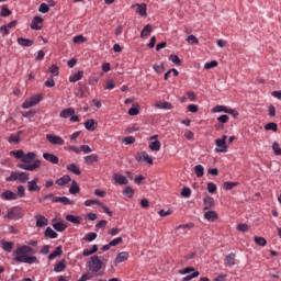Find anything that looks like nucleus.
I'll list each match as a JSON object with an SVG mask.
<instances>
[{
  "instance_id": "1",
  "label": "nucleus",
  "mask_w": 281,
  "mask_h": 281,
  "mask_svg": "<svg viewBox=\"0 0 281 281\" xmlns=\"http://www.w3.org/2000/svg\"><path fill=\"white\" fill-rule=\"evenodd\" d=\"M15 156V158L21 159V161L18 164V168L26 171H35L41 168L42 162L41 160L36 159V154L35 153H27L26 155L24 154L23 150H16L12 151Z\"/></svg>"
},
{
  "instance_id": "2",
  "label": "nucleus",
  "mask_w": 281,
  "mask_h": 281,
  "mask_svg": "<svg viewBox=\"0 0 281 281\" xmlns=\"http://www.w3.org/2000/svg\"><path fill=\"white\" fill-rule=\"evenodd\" d=\"M35 252L36 251L32 247L23 245L21 247H18L13 251L12 256L14 260L19 263L32 265L37 262V258L35 256H32Z\"/></svg>"
},
{
  "instance_id": "3",
  "label": "nucleus",
  "mask_w": 281,
  "mask_h": 281,
  "mask_svg": "<svg viewBox=\"0 0 281 281\" xmlns=\"http://www.w3.org/2000/svg\"><path fill=\"white\" fill-rule=\"evenodd\" d=\"M103 267L105 265L99 256H92L88 261V268L93 273H98Z\"/></svg>"
},
{
  "instance_id": "4",
  "label": "nucleus",
  "mask_w": 281,
  "mask_h": 281,
  "mask_svg": "<svg viewBox=\"0 0 281 281\" xmlns=\"http://www.w3.org/2000/svg\"><path fill=\"white\" fill-rule=\"evenodd\" d=\"M30 179V175L26 172H12L9 178H7V181H19L20 183H25Z\"/></svg>"
},
{
  "instance_id": "5",
  "label": "nucleus",
  "mask_w": 281,
  "mask_h": 281,
  "mask_svg": "<svg viewBox=\"0 0 281 281\" xmlns=\"http://www.w3.org/2000/svg\"><path fill=\"white\" fill-rule=\"evenodd\" d=\"M42 99H43L42 94H34L33 97H31V99L26 100L23 103L22 108L30 109L32 106H35L42 101Z\"/></svg>"
},
{
  "instance_id": "6",
  "label": "nucleus",
  "mask_w": 281,
  "mask_h": 281,
  "mask_svg": "<svg viewBox=\"0 0 281 281\" xmlns=\"http://www.w3.org/2000/svg\"><path fill=\"white\" fill-rule=\"evenodd\" d=\"M227 136H222V139H215V146H217V153H226L227 151V144H226Z\"/></svg>"
},
{
  "instance_id": "7",
  "label": "nucleus",
  "mask_w": 281,
  "mask_h": 281,
  "mask_svg": "<svg viewBox=\"0 0 281 281\" xmlns=\"http://www.w3.org/2000/svg\"><path fill=\"white\" fill-rule=\"evenodd\" d=\"M46 139L52 144V145H55V146H63L65 144V140L59 137V136H55V135H52V134H47L46 135Z\"/></svg>"
},
{
  "instance_id": "8",
  "label": "nucleus",
  "mask_w": 281,
  "mask_h": 281,
  "mask_svg": "<svg viewBox=\"0 0 281 281\" xmlns=\"http://www.w3.org/2000/svg\"><path fill=\"white\" fill-rule=\"evenodd\" d=\"M203 202H204L203 211L211 210V209H213L215 206V201L210 195H204Z\"/></svg>"
},
{
  "instance_id": "9",
  "label": "nucleus",
  "mask_w": 281,
  "mask_h": 281,
  "mask_svg": "<svg viewBox=\"0 0 281 281\" xmlns=\"http://www.w3.org/2000/svg\"><path fill=\"white\" fill-rule=\"evenodd\" d=\"M37 183H38V178H35L32 181H29L27 182V190L30 192H40L42 188L40 186H37Z\"/></svg>"
},
{
  "instance_id": "10",
  "label": "nucleus",
  "mask_w": 281,
  "mask_h": 281,
  "mask_svg": "<svg viewBox=\"0 0 281 281\" xmlns=\"http://www.w3.org/2000/svg\"><path fill=\"white\" fill-rule=\"evenodd\" d=\"M43 27V18L42 16H34L32 23H31V29L32 30H41Z\"/></svg>"
},
{
  "instance_id": "11",
  "label": "nucleus",
  "mask_w": 281,
  "mask_h": 281,
  "mask_svg": "<svg viewBox=\"0 0 281 281\" xmlns=\"http://www.w3.org/2000/svg\"><path fill=\"white\" fill-rule=\"evenodd\" d=\"M1 199L4 201H15L18 200V195L12 191L7 190L1 194Z\"/></svg>"
},
{
  "instance_id": "12",
  "label": "nucleus",
  "mask_w": 281,
  "mask_h": 281,
  "mask_svg": "<svg viewBox=\"0 0 281 281\" xmlns=\"http://www.w3.org/2000/svg\"><path fill=\"white\" fill-rule=\"evenodd\" d=\"M134 8L136 9V13H138L140 16H147L146 3H136Z\"/></svg>"
},
{
  "instance_id": "13",
  "label": "nucleus",
  "mask_w": 281,
  "mask_h": 281,
  "mask_svg": "<svg viewBox=\"0 0 281 281\" xmlns=\"http://www.w3.org/2000/svg\"><path fill=\"white\" fill-rule=\"evenodd\" d=\"M35 220H36V226L40 228H43L44 226L48 225V220L41 214L35 215Z\"/></svg>"
},
{
  "instance_id": "14",
  "label": "nucleus",
  "mask_w": 281,
  "mask_h": 281,
  "mask_svg": "<svg viewBox=\"0 0 281 281\" xmlns=\"http://www.w3.org/2000/svg\"><path fill=\"white\" fill-rule=\"evenodd\" d=\"M7 217L9 220H19L21 217V210L18 207L12 209L11 211L8 212Z\"/></svg>"
},
{
  "instance_id": "15",
  "label": "nucleus",
  "mask_w": 281,
  "mask_h": 281,
  "mask_svg": "<svg viewBox=\"0 0 281 281\" xmlns=\"http://www.w3.org/2000/svg\"><path fill=\"white\" fill-rule=\"evenodd\" d=\"M113 179H114L115 183H117L120 186H126L128 183L127 178L122 175H119V173H114Z\"/></svg>"
},
{
  "instance_id": "16",
  "label": "nucleus",
  "mask_w": 281,
  "mask_h": 281,
  "mask_svg": "<svg viewBox=\"0 0 281 281\" xmlns=\"http://www.w3.org/2000/svg\"><path fill=\"white\" fill-rule=\"evenodd\" d=\"M0 247L7 251V252H11L14 248V243L12 241H5V240H1L0 241Z\"/></svg>"
},
{
  "instance_id": "17",
  "label": "nucleus",
  "mask_w": 281,
  "mask_h": 281,
  "mask_svg": "<svg viewBox=\"0 0 281 281\" xmlns=\"http://www.w3.org/2000/svg\"><path fill=\"white\" fill-rule=\"evenodd\" d=\"M43 157L45 160H47L54 165H57L59 162V158L53 154L45 153V154H43Z\"/></svg>"
},
{
  "instance_id": "18",
  "label": "nucleus",
  "mask_w": 281,
  "mask_h": 281,
  "mask_svg": "<svg viewBox=\"0 0 281 281\" xmlns=\"http://www.w3.org/2000/svg\"><path fill=\"white\" fill-rule=\"evenodd\" d=\"M218 218V215L215 211H209L204 213V220L209 222H215Z\"/></svg>"
},
{
  "instance_id": "19",
  "label": "nucleus",
  "mask_w": 281,
  "mask_h": 281,
  "mask_svg": "<svg viewBox=\"0 0 281 281\" xmlns=\"http://www.w3.org/2000/svg\"><path fill=\"white\" fill-rule=\"evenodd\" d=\"M236 255L235 254H228V256H226V259H224V265L233 267L236 265Z\"/></svg>"
},
{
  "instance_id": "20",
  "label": "nucleus",
  "mask_w": 281,
  "mask_h": 281,
  "mask_svg": "<svg viewBox=\"0 0 281 281\" xmlns=\"http://www.w3.org/2000/svg\"><path fill=\"white\" fill-rule=\"evenodd\" d=\"M18 44L23 47H31L33 46V40H26L25 37H18Z\"/></svg>"
},
{
  "instance_id": "21",
  "label": "nucleus",
  "mask_w": 281,
  "mask_h": 281,
  "mask_svg": "<svg viewBox=\"0 0 281 281\" xmlns=\"http://www.w3.org/2000/svg\"><path fill=\"white\" fill-rule=\"evenodd\" d=\"M155 106H156L157 109H161V110H172V109H173V106H172L171 103L165 102V101L157 102V103L155 104Z\"/></svg>"
},
{
  "instance_id": "22",
  "label": "nucleus",
  "mask_w": 281,
  "mask_h": 281,
  "mask_svg": "<svg viewBox=\"0 0 281 281\" xmlns=\"http://www.w3.org/2000/svg\"><path fill=\"white\" fill-rule=\"evenodd\" d=\"M128 256H130L128 252H125V251L119 254V256L116 257L115 262H114L115 266H117V265L124 262L125 260H127Z\"/></svg>"
},
{
  "instance_id": "23",
  "label": "nucleus",
  "mask_w": 281,
  "mask_h": 281,
  "mask_svg": "<svg viewBox=\"0 0 281 281\" xmlns=\"http://www.w3.org/2000/svg\"><path fill=\"white\" fill-rule=\"evenodd\" d=\"M53 203H63L64 205H69V204H74L72 201H70L68 198L63 196V198H54L53 199Z\"/></svg>"
},
{
  "instance_id": "24",
  "label": "nucleus",
  "mask_w": 281,
  "mask_h": 281,
  "mask_svg": "<svg viewBox=\"0 0 281 281\" xmlns=\"http://www.w3.org/2000/svg\"><path fill=\"white\" fill-rule=\"evenodd\" d=\"M75 114H76L75 109L69 108V109H65V110L60 113V117L68 119V117H71V116L75 115Z\"/></svg>"
},
{
  "instance_id": "25",
  "label": "nucleus",
  "mask_w": 281,
  "mask_h": 281,
  "mask_svg": "<svg viewBox=\"0 0 281 281\" xmlns=\"http://www.w3.org/2000/svg\"><path fill=\"white\" fill-rule=\"evenodd\" d=\"M85 126L88 131L90 132H93L97 130L98 127V124L94 122V120H88L86 123H85Z\"/></svg>"
},
{
  "instance_id": "26",
  "label": "nucleus",
  "mask_w": 281,
  "mask_h": 281,
  "mask_svg": "<svg viewBox=\"0 0 281 281\" xmlns=\"http://www.w3.org/2000/svg\"><path fill=\"white\" fill-rule=\"evenodd\" d=\"M144 160V161H146L147 164H149V165H153L154 164V159H153V157H150L147 153H142V156H138L137 157V160Z\"/></svg>"
},
{
  "instance_id": "27",
  "label": "nucleus",
  "mask_w": 281,
  "mask_h": 281,
  "mask_svg": "<svg viewBox=\"0 0 281 281\" xmlns=\"http://www.w3.org/2000/svg\"><path fill=\"white\" fill-rule=\"evenodd\" d=\"M82 77H83V70H79L78 72H76V75H71V77H69V81L75 83L79 81Z\"/></svg>"
},
{
  "instance_id": "28",
  "label": "nucleus",
  "mask_w": 281,
  "mask_h": 281,
  "mask_svg": "<svg viewBox=\"0 0 281 281\" xmlns=\"http://www.w3.org/2000/svg\"><path fill=\"white\" fill-rule=\"evenodd\" d=\"M44 235L46 238H52V239H55L58 237V234L56 232H54L50 227L46 228Z\"/></svg>"
},
{
  "instance_id": "29",
  "label": "nucleus",
  "mask_w": 281,
  "mask_h": 281,
  "mask_svg": "<svg viewBox=\"0 0 281 281\" xmlns=\"http://www.w3.org/2000/svg\"><path fill=\"white\" fill-rule=\"evenodd\" d=\"M66 220L70 223H74L76 225H79L81 223V217L80 216H75V215H67Z\"/></svg>"
},
{
  "instance_id": "30",
  "label": "nucleus",
  "mask_w": 281,
  "mask_h": 281,
  "mask_svg": "<svg viewBox=\"0 0 281 281\" xmlns=\"http://www.w3.org/2000/svg\"><path fill=\"white\" fill-rule=\"evenodd\" d=\"M193 170L195 171V176L198 178H202L204 176L205 169L203 166L198 165V166H195V168H193Z\"/></svg>"
},
{
  "instance_id": "31",
  "label": "nucleus",
  "mask_w": 281,
  "mask_h": 281,
  "mask_svg": "<svg viewBox=\"0 0 281 281\" xmlns=\"http://www.w3.org/2000/svg\"><path fill=\"white\" fill-rule=\"evenodd\" d=\"M63 255V249H61V246L57 247L49 256H48V259L49 260H53L55 259L56 257Z\"/></svg>"
},
{
  "instance_id": "32",
  "label": "nucleus",
  "mask_w": 281,
  "mask_h": 281,
  "mask_svg": "<svg viewBox=\"0 0 281 281\" xmlns=\"http://www.w3.org/2000/svg\"><path fill=\"white\" fill-rule=\"evenodd\" d=\"M98 249H99L98 245H93L91 249H85L82 255L85 257L91 256V255L95 254L98 251Z\"/></svg>"
},
{
  "instance_id": "33",
  "label": "nucleus",
  "mask_w": 281,
  "mask_h": 281,
  "mask_svg": "<svg viewBox=\"0 0 281 281\" xmlns=\"http://www.w3.org/2000/svg\"><path fill=\"white\" fill-rule=\"evenodd\" d=\"M151 32H153L151 25H150V24H147V25L145 26V29H143V31H142V33H140V37H142V38H145V37H147Z\"/></svg>"
},
{
  "instance_id": "34",
  "label": "nucleus",
  "mask_w": 281,
  "mask_h": 281,
  "mask_svg": "<svg viewBox=\"0 0 281 281\" xmlns=\"http://www.w3.org/2000/svg\"><path fill=\"white\" fill-rule=\"evenodd\" d=\"M70 181H71V179H70L69 176H64L63 178H60V179H58V180L56 181V184L63 187V186H66V184H67L68 182H70Z\"/></svg>"
},
{
  "instance_id": "35",
  "label": "nucleus",
  "mask_w": 281,
  "mask_h": 281,
  "mask_svg": "<svg viewBox=\"0 0 281 281\" xmlns=\"http://www.w3.org/2000/svg\"><path fill=\"white\" fill-rule=\"evenodd\" d=\"M65 262H66L65 260L59 261V262L55 266L54 271H55V272H61V271H64V270L66 269V263H65Z\"/></svg>"
},
{
  "instance_id": "36",
  "label": "nucleus",
  "mask_w": 281,
  "mask_h": 281,
  "mask_svg": "<svg viewBox=\"0 0 281 281\" xmlns=\"http://www.w3.org/2000/svg\"><path fill=\"white\" fill-rule=\"evenodd\" d=\"M67 170H69L70 172H72L77 176L81 175V171L79 170V168L75 164H71V165L67 166Z\"/></svg>"
},
{
  "instance_id": "37",
  "label": "nucleus",
  "mask_w": 281,
  "mask_h": 281,
  "mask_svg": "<svg viewBox=\"0 0 281 281\" xmlns=\"http://www.w3.org/2000/svg\"><path fill=\"white\" fill-rule=\"evenodd\" d=\"M53 227L57 231V232H64L67 228V225H65L63 222H57L53 225Z\"/></svg>"
},
{
  "instance_id": "38",
  "label": "nucleus",
  "mask_w": 281,
  "mask_h": 281,
  "mask_svg": "<svg viewBox=\"0 0 281 281\" xmlns=\"http://www.w3.org/2000/svg\"><path fill=\"white\" fill-rule=\"evenodd\" d=\"M149 148L153 151H159L161 148V143L159 140L153 142V143H150Z\"/></svg>"
},
{
  "instance_id": "39",
  "label": "nucleus",
  "mask_w": 281,
  "mask_h": 281,
  "mask_svg": "<svg viewBox=\"0 0 281 281\" xmlns=\"http://www.w3.org/2000/svg\"><path fill=\"white\" fill-rule=\"evenodd\" d=\"M99 157L97 155H91V156H87L85 157V162L90 165L93 162H98Z\"/></svg>"
},
{
  "instance_id": "40",
  "label": "nucleus",
  "mask_w": 281,
  "mask_h": 281,
  "mask_svg": "<svg viewBox=\"0 0 281 281\" xmlns=\"http://www.w3.org/2000/svg\"><path fill=\"white\" fill-rule=\"evenodd\" d=\"M69 192L71 194H77L80 192V188L76 181H72V186L70 187Z\"/></svg>"
},
{
  "instance_id": "41",
  "label": "nucleus",
  "mask_w": 281,
  "mask_h": 281,
  "mask_svg": "<svg viewBox=\"0 0 281 281\" xmlns=\"http://www.w3.org/2000/svg\"><path fill=\"white\" fill-rule=\"evenodd\" d=\"M15 194L18 195V199L19 198L20 199L24 198L25 196V188L23 186H19L16 188V193Z\"/></svg>"
},
{
  "instance_id": "42",
  "label": "nucleus",
  "mask_w": 281,
  "mask_h": 281,
  "mask_svg": "<svg viewBox=\"0 0 281 281\" xmlns=\"http://www.w3.org/2000/svg\"><path fill=\"white\" fill-rule=\"evenodd\" d=\"M97 237H98V234H95V233H88V234L83 237V240L91 243V241H93Z\"/></svg>"
},
{
  "instance_id": "43",
  "label": "nucleus",
  "mask_w": 281,
  "mask_h": 281,
  "mask_svg": "<svg viewBox=\"0 0 281 281\" xmlns=\"http://www.w3.org/2000/svg\"><path fill=\"white\" fill-rule=\"evenodd\" d=\"M49 72L53 75V77H57L59 75L58 66H56V64H52Z\"/></svg>"
},
{
  "instance_id": "44",
  "label": "nucleus",
  "mask_w": 281,
  "mask_h": 281,
  "mask_svg": "<svg viewBox=\"0 0 281 281\" xmlns=\"http://www.w3.org/2000/svg\"><path fill=\"white\" fill-rule=\"evenodd\" d=\"M272 150H273L274 155L281 156V147H280L279 143L274 142L272 144Z\"/></svg>"
},
{
  "instance_id": "45",
  "label": "nucleus",
  "mask_w": 281,
  "mask_h": 281,
  "mask_svg": "<svg viewBox=\"0 0 281 281\" xmlns=\"http://www.w3.org/2000/svg\"><path fill=\"white\" fill-rule=\"evenodd\" d=\"M265 130L266 131L278 132V124H276V123L266 124Z\"/></svg>"
},
{
  "instance_id": "46",
  "label": "nucleus",
  "mask_w": 281,
  "mask_h": 281,
  "mask_svg": "<svg viewBox=\"0 0 281 281\" xmlns=\"http://www.w3.org/2000/svg\"><path fill=\"white\" fill-rule=\"evenodd\" d=\"M135 191L131 187H126L125 190L123 191V194L127 198H133Z\"/></svg>"
},
{
  "instance_id": "47",
  "label": "nucleus",
  "mask_w": 281,
  "mask_h": 281,
  "mask_svg": "<svg viewBox=\"0 0 281 281\" xmlns=\"http://www.w3.org/2000/svg\"><path fill=\"white\" fill-rule=\"evenodd\" d=\"M255 241H256V244H257L258 246H261V247H263V246L267 245V239L263 238V237H258V236H256V237H255Z\"/></svg>"
},
{
  "instance_id": "48",
  "label": "nucleus",
  "mask_w": 281,
  "mask_h": 281,
  "mask_svg": "<svg viewBox=\"0 0 281 281\" xmlns=\"http://www.w3.org/2000/svg\"><path fill=\"white\" fill-rule=\"evenodd\" d=\"M22 134V132L18 133V136L11 135L9 138V143L10 144H19L20 142V135Z\"/></svg>"
},
{
  "instance_id": "49",
  "label": "nucleus",
  "mask_w": 281,
  "mask_h": 281,
  "mask_svg": "<svg viewBox=\"0 0 281 281\" xmlns=\"http://www.w3.org/2000/svg\"><path fill=\"white\" fill-rule=\"evenodd\" d=\"M87 37H83V35H76V37H74V43L75 44H83L86 43Z\"/></svg>"
},
{
  "instance_id": "50",
  "label": "nucleus",
  "mask_w": 281,
  "mask_h": 281,
  "mask_svg": "<svg viewBox=\"0 0 281 281\" xmlns=\"http://www.w3.org/2000/svg\"><path fill=\"white\" fill-rule=\"evenodd\" d=\"M200 276L199 271H193L191 274L182 278V281H191L192 279L196 278Z\"/></svg>"
},
{
  "instance_id": "51",
  "label": "nucleus",
  "mask_w": 281,
  "mask_h": 281,
  "mask_svg": "<svg viewBox=\"0 0 281 281\" xmlns=\"http://www.w3.org/2000/svg\"><path fill=\"white\" fill-rule=\"evenodd\" d=\"M217 65H218V61H215V60L209 61V63L204 64V69H206V70L213 69V68L217 67Z\"/></svg>"
},
{
  "instance_id": "52",
  "label": "nucleus",
  "mask_w": 281,
  "mask_h": 281,
  "mask_svg": "<svg viewBox=\"0 0 281 281\" xmlns=\"http://www.w3.org/2000/svg\"><path fill=\"white\" fill-rule=\"evenodd\" d=\"M169 59H170L173 64H176V65H178V66H180V65L182 64V61H181L180 57H178V55H170Z\"/></svg>"
},
{
  "instance_id": "53",
  "label": "nucleus",
  "mask_w": 281,
  "mask_h": 281,
  "mask_svg": "<svg viewBox=\"0 0 281 281\" xmlns=\"http://www.w3.org/2000/svg\"><path fill=\"white\" fill-rule=\"evenodd\" d=\"M206 190L209 191V193H214L217 191V187L216 184L209 182V184H206Z\"/></svg>"
},
{
  "instance_id": "54",
  "label": "nucleus",
  "mask_w": 281,
  "mask_h": 281,
  "mask_svg": "<svg viewBox=\"0 0 281 281\" xmlns=\"http://www.w3.org/2000/svg\"><path fill=\"white\" fill-rule=\"evenodd\" d=\"M221 112H227V108L223 105H217L213 109V113H221Z\"/></svg>"
},
{
  "instance_id": "55",
  "label": "nucleus",
  "mask_w": 281,
  "mask_h": 281,
  "mask_svg": "<svg viewBox=\"0 0 281 281\" xmlns=\"http://www.w3.org/2000/svg\"><path fill=\"white\" fill-rule=\"evenodd\" d=\"M181 195H182V198H190L191 196V189L190 188H182Z\"/></svg>"
},
{
  "instance_id": "56",
  "label": "nucleus",
  "mask_w": 281,
  "mask_h": 281,
  "mask_svg": "<svg viewBox=\"0 0 281 281\" xmlns=\"http://www.w3.org/2000/svg\"><path fill=\"white\" fill-rule=\"evenodd\" d=\"M228 121H229V116H227V115H222V116L217 117V122L223 125L228 123Z\"/></svg>"
},
{
  "instance_id": "57",
  "label": "nucleus",
  "mask_w": 281,
  "mask_h": 281,
  "mask_svg": "<svg viewBox=\"0 0 281 281\" xmlns=\"http://www.w3.org/2000/svg\"><path fill=\"white\" fill-rule=\"evenodd\" d=\"M93 204H97V205H99L100 206V204H102L99 200H87L86 202H85V205L86 206H91V205H93Z\"/></svg>"
},
{
  "instance_id": "58",
  "label": "nucleus",
  "mask_w": 281,
  "mask_h": 281,
  "mask_svg": "<svg viewBox=\"0 0 281 281\" xmlns=\"http://www.w3.org/2000/svg\"><path fill=\"white\" fill-rule=\"evenodd\" d=\"M38 11L45 14L49 11V7L46 3H41Z\"/></svg>"
},
{
  "instance_id": "59",
  "label": "nucleus",
  "mask_w": 281,
  "mask_h": 281,
  "mask_svg": "<svg viewBox=\"0 0 281 281\" xmlns=\"http://www.w3.org/2000/svg\"><path fill=\"white\" fill-rule=\"evenodd\" d=\"M92 278H93V274L91 272H87L78 281H88Z\"/></svg>"
},
{
  "instance_id": "60",
  "label": "nucleus",
  "mask_w": 281,
  "mask_h": 281,
  "mask_svg": "<svg viewBox=\"0 0 281 281\" xmlns=\"http://www.w3.org/2000/svg\"><path fill=\"white\" fill-rule=\"evenodd\" d=\"M237 184H238V183H236V182H225V183H224V189H226V190H232V189H234Z\"/></svg>"
},
{
  "instance_id": "61",
  "label": "nucleus",
  "mask_w": 281,
  "mask_h": 281,
  "mask_svg": "<svg viewBox=\"0 0 281 281\" xmlns=\"http://www.w3.org/2000/svg\"><path fill=\"white\" fill-rule=\"evenodd\" d=\"M154 69L157 74H162L165 71V65L159 64L158 66H154Z\"/></svg>"
},
{
  "instance_id": "62",
  "label": "nucleus",
  "mask_w": 281,
  "mask_h": 281,
  "mask_svg": "<svg viewBox=\"0 0 281 281\" xmlns=\"http://www.w3.org/2000/svg\"><path fill=\"white\" fill-rule=\"evenodd\" d=\"M122 241H123V238H122V237H117V238L113 239V240L110 243V246H111V247L117 246V245L121 244Z\"/></svg>"
},
{
  "instance_id": "63",
  "label": "nucleus",
  "mask_w": 281,
  "mask_h": 281,
  "mask_svg": "<svg viewBox=\"0 0 281 281\" xmlns=\"http://www.w3.org/2000/svg\"><path fill=\"white\" fill-rule=\"evenodd\" d=\"M123 142L126 144V145H132L135 143V138L133 136H130V137H126L123 139Z\"/></svg>"
},
{
  "instance_id": "64",
  "label": "nucleus",
  "mask_w": 281,
  "mask_h": 281,
  "mask_svg": "<svg viewBox=\"0 0 281 281\" xmlns=\"http://www.w3.org/2000/svg\"><path fill=\"white\" fill-rule=\"evenodd\" d=\"M128 114L131 116H136L139 114V110L137 108H132V109H130Z\"/></svg>"
}]
</instances>
